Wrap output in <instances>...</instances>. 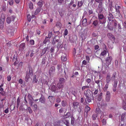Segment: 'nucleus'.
<instances>
[{
  "label": "nucleus",
  "mask_w": 126,
  "mask_h": 126,
  "mask_svg": "<svg viewBox=\"0 0 126 126\" xmlns=\"http://www.w3.org/2000/svg\"><path fill=\"white\" fill-rule=\"evenodd\" d=\"M71 123L72 124H73L74 123V118L73 117H71Z\"/></svg>",
  "instance_id": "41"
},
{
  "label": "nucleus",
  "mask_w": 126,
  "mask_h": 126,
  "mask_svg": "<svg viewBox=\"0 0 126 126\" xmlns=\"http://www.w3.org/2000/svg\"><path fill=\"white\" fill-rule=\"evenodd\" d=\"M86 52L88 54H91L92 53L91 50L89 48L86 49Z\"/></svg>",
  "instance_id": "43"
},
{
  "label": "nucleus",
  "mask_w": 126,
  "mask_h": 126,
  "mask_svg": "<svg viewBox=\"0 0 126 126\" xmlns=\"http://www.w3.org/2000/svg\"><path fill=\"white\" fill-rule=\"evenodd\" d=\"M97 117V115L96 114H94L92 116V118L94 120H95L96 119Z\"/></svg>",
  "instance_id": "28"
},
{
  "label": "nucleus",
  "mask_w": 126,
  "mask_h": 126,
  "mask_svg": "<svg viewBox=\"0 0 126 126\" xmlns=\"http://www.w3.org/2000/svg\"><path fill=\"white\" fill-rule=\"evenodd\" d=\"M56 101L57 103H59L61 101V99L59 98H57L56 99Z\"/></svg>",
  "instance_id": "59"
},
{
  "label": "nucleus",
  "mask_w": 126,
  "mask_h": 126,
  "mask_svg": "<svg viewBox=\"0 0 126 126\" xmlns=\"http://www.w3.org/2000/svg\"><path fill=\"white\" fill-rule=\"evenodd\" d=\"M83 4L82 2V1H78V5L79 7L81 6Z\"/></svg>",
  "instance_id": "47"
},
{
  "label": "nucleus",
  "mask_w": 126,
  "mask_h": 126,
  "mask_svg": "<svg viewBox=\"0 0 126 126\" xmlns=\"http://www.w3.org/2000/svg\"><path fill=\"white\" fill-rule=\"evenodd\" d=\"M95 1L98 3H102L103 1L104 0H95Z\"/></svg>",
  "instance_id": "49"
},
{
  "label": "nucleus",
  "mask_w": 126,
  "mask_h": 126,
  "mask_svg": "<svg viewBox=\"0 0 126 126\" xmlns=\"http://www.w3.org/2000/svg\"><path fill=\"white\" fill-rule=\"evenodd\" d=\"M87 24V20L86 18L84 19L82 22V24L84 26H85Z\"/></svg>",
  "instance_id": "21"
},
{
  "label": "nucleus",
  "mask_w": 126,
  "mask_h": 126,
  "mask_svg": "<svg viewBox=\"0 0 126 126\" xmlns=\"http://www.w3.org/2000/svg\"><path fill=\"white\" fill-rule=\"evenodd\" d=\"M106 54V50H104L103 51H102L101 54L100 55L102 56H104Z\"/></svg>",
  "instance_id": "27"
},
{
  "label": "nucleus",
  "mask_w": 126,
  "mask_h": 126,
  "mask_svg": "<svg viewBox=\"0 0 126 126\" xmlns=\"http://www.w3.org/2000/svg\"><path fill=\"white\" fill-rule=\"evenodd\" d=\"M125 116V114H122L121 115V120H123Z\"/></svg>",
  "instance_id": "44"
},
{
  "label": "nucleus",
  "mask_w": 126,
  "mask_h": 126,
  "mask_svg": "<svg viewBox=\"0 0 126 126\" xmlns=\"http://www.w3.org/2000/svg\"><path fill=\"white\" fill-rule=\"evenodd\" d=\"M38 5L40 7H42V6L43 4L42 2H39L37 3Z\"/></svg>",
  "instance_id": "52"
},
{
  "label": "nucleus",
  "mask_w": 126,
  "mask_h": 126,
  "mask_svg": "<svg viewBox=\"0 0 126 126\" xmlns=\"http://www.w3.org/2000/svg\"><path fill=\"white\" fill-rule=\"evenodd\" d=\"M17 55H14L13 57V61L14 62V64L15 65H16L17 64V63H16V62L17 60Z\"/></svg>",
  "instance_id": "14"
},
{
  "label": "nucleus",
  "mask_w": 126,
  "mask_h": 126,
  "mask_svg": "<svg viewBox=\"0 0 126 126\" xmlns=\"http://www.w3.org/2000/svg\"><path fill=\"white\" fill-rule=\"evenodd\" d=\"M30 78V76L28 74H27L26 76L25 81L28 82V79Z\"/></svg>",
  "instance_id": "32"
},
{
  "label": "nucleus",
  "mask_w": 126,
  "mask_h": 126,
  "mask_svg": "<svg viewBox=\"0 0 126 126\" xmlns=\"http://www.w3.org/2000/svg\"><path fill=\"white\" fill-rule=\"evenodd\" d=\"M41 10V8H37L36 9L35 12V15H36L38 14L39 12H40V11Z\"/></svg>",
  "instance_id": "15"
},
{
  "label": "nucleus",
  "mask_w": 126,
  "mask_h": 126,
  "mask_svg": "<svg viewBox=\"0 0 126 126\" xmlns=\"http://www.w3.org/2000/svg\"><path fill=\"white\" fill-rule=\"evenodd\" d=\"M85 110L87 112L90 111V107H89L88 106H87L85 108Z\"/></svg>",
  "instance_id": "46"
},
{
  "label": "nucleus",
  "mask_w": 126,
  "mask_h": 126,
  "mask_svg": "<svg viewBox=\"0 0 126 126\" xmlns=\"http://www.w3.org/2000/svg\"><path fill=\"white\" fill-rule=\"evenodd\" d=\"M4 22L1 21H0V27L1 29H2L3 28Z\"/></svg>",
  "instance_id": "22"
},
{
  "label": "nucleus",
  "mask_w": 126,
  "mask_h": 126,
  "mask_svg": "<svg viewBox=\"0 0 126 126\" xmlns=\"http://www.w3.org/2000/svg\"><path fill=\"white\" fill-rule=\"evenodd\" d=\"M63 121L66 126H69L68 120L66 118H64L63 120Z\"/></svg>",
  "instance_id": "10"
},
{
  "label": "nucleus",
  "mask_w": 126,
  "mask_h": 126,
  "mask_svg": "<svg viewBox=\"0 0 126 126\" xmlns=\"http://www.w3.org/2000/svg\"><path fill=\"white\" fill-rule=\"evenodd\" d=\"M68 31L67 29H66L65 30L64 32V35L65 36L66 35L68 34Z\"/></svg>",
  "instance_id": "50"
},
{
  "label": "nucleus",
  "mask_w": 126,
  "mask_h": 126,
  "mask_svg": "<svg viewBox=\"0 0 126 126\" xmlns=\"http://www.w3.org/2000/svg\"><path fill=\"white\" fill-rule=\"evenodd\" d=\"M107 36L110 39L112 40H114L115 38L114 36L111 33L108 34Z\"/></svg>",
  "instance_id": "8"
},
{
  "label": "nucleus",
  "mask_w": 126,
  "mask_h": 126,
  "mask_svg": "<svg viewBox=\"0 0 126 126\" xmlns=\"http://www.w3.org/2000/svg\"><path fill=\"white\" fill-rule=\"evenodd\" d=\"M29 7L31 9H32L33 8V5L32 3V2H30L29 4Z\"/></svg>",
  "instance_id": "26"
},
{
  "label": "nucleus",
  "mask_w": 126,
  "mask_h": 126,
  "mask_svg": "<svg viewBox=\"0 0 126 126\" xmlns=\"http://www.w3.org/2000/svg\"><path fill=\"white\" fill-rule=\"evenodd\" d=\"M103 10L102 3H100L98 5L97 11H98L99 13H101L102 12Z\"/></svg>",
  "instance_id": "6"
},
{
  "label": "nucleus",
  "mask_w": 126,
  "mask_h": 126,
  "mask_svg": "<svg viewBox=\"0 0 126 126\" xmlns=\"http://www.w3.org/2000/svg\"><path fill=\"white\" fill-rule=\"evenodd\" d=\"M8 2L9 5L11 6L13 5L14 3V1L13 0H8Z\"/></svg>",
  "instance_id": "29"
},
{
  "label": "nucleus",
  "mask_w": 126,
  "mask_h": 126,
  "mask_svg": "<svg viewBox=\"0 0 126 126\" xmlns=\"http://www.w3.org/2000/svg\"><path fill=\"white\" fill-rule=\"evenodd\" d=\"M106 96H110V93L109 91H107L106 93Z\"/></svg>",
  "instance_id": "55"
},
{
  "label": "nucleus",
  "mask_w": 126,
  "mask_h": 126,
  "mask_svg": "<svg viewBox=\"0 0 126 126\" xmlns=\"http://www.w3.org/2000/svg\"><path fill=\"white\" fill-rule=\"evenodd\" d=\"M5 18V15L3 14H2L1 16L0 20L2 21H4Z\"/></svg>",
  "instance_id": "17"
},
{
  "label": "nucleus",
  "mask_w": 126,
  "mask_h": 126,
  "mask_svg": "<svg viewBox=\"0 0 126 126\" xmlns=\"http://www.w3.org/2000/svg\"><path fill=\"white\" fill-rule=\"evenodd\" d=\"M58 2L60 4H62L63 2V0H58Z\"/></svg>",
  "instance_id": "61"
},
{
  "label": "nucleus",
  "mask_w": 126,
  "mask_h": 126,
  "mask_svg": "<svg viewBox=\"0 0 126 126\" xmlns=\"http://www.w3.org/2000/svg\"><path fill=\"white\" fill-rule=\"evenodd\" d=\"M65 79L63 78H61L59 79V82L63 83H64V81Z\"/></svg>",
  "instance_id": "38"
},
{
  "label": "nucleus",
  "mask_w": 126,
  "mask_h": 126,
  "mask_svg": "<svg viewBox=\"0 0 126 126\" xmlns=\"http://www.w3.org/2000/svg\"><path fill=\"white\" fill-rule=\"evenodd\" d=\"M102 122L103 125H105L106 124V121L105 119H103L102 120Z\"/></svg>",
  "instance_id": "39"
},
{
  "label": "nucleus",
  "mask_w": 126,
  "mask_h": 126,
  "mask_svg": "<svg viewBox=\"0 0 126 126\" xmlns=\"http://www.w3.org/2000/svg\"><path fill=\"white\" fill-rule=\"evenodd\" d=\"M29 43H30V44L32 45H33L34 43V40L32 39L30 41Z\"/></svg>",
  "instance_id": "45"
},
{
  "label": "nucleus",
  "mask_w": 126,
  "mask_h": 126,
  "mask_svg": "<svg viewBox=\"0 0 126 126\" xmlns=\"http://www.w3.org/2000/svg\"><path fill=\"white\" fill-rule=\"evenodd\" d=\"M52 32H49L48 33V38H51L52 36Z\"/></svg>",
  "instance_id": "48"
},
{
  "label": "nucleus",
  "mask_w": 126,
  "mask_h": 126,
  "mask_svg": "<svg viewBox=\"0 0 126 126\" xmlns=\"http://www.w3.org/2000/svg\"><path fill=\"white\" fill-rule=\"evenodd\" d=\"M122 106L125 110H126V103L125 101H124L122 103Z\"/></svg>",
  "instance_id": "24"
},
{
  "label": "nucleus",
  "mask_w": 126,
  "mask_h": 126,
  "mask_svg": "<svg viewBox=\"0 0 126 126\" xmlns=\"http://www.w3.org/2000/svg\"><path fill=\"white\" fill-rule=\"evenodd\" d=\"M11 77L10 76H9L7 77V80L8 81H10L11 79Z\"/></svg>",
  "instance_id": "62"
},
{
  "label": "nucleus",
  "mask_w": 126,
  "mask_h": 126,
  "mask_svg": "<svg viewBox=\"0 0 126 126\" xmlns=\"http://www.w3.org/2000/svg\"><path fill=\"white\" fill-rule=\"evenodd\" d=\"M89 88V86H83L81 88V90L82 91H84L85 90L86 88Z\"/></svg>",
  "instance_id": "40"
},
{
  "label": "nucleus",
  "mask_w": 126,
  "mask_h": 126,
  "mask_svg": "<svg viewBox=\"0 0 126 126\" xmlns=\"http://www.w3.org/2000/svg\"><path fill=\"white\" fill-rule=\"evenodd\" d=\"M112 60V58L111 56H109L105 60L106 64L107 66H108L111 64V61Z\"/></svg>",
  "instance_id": "5"
},
{
  "label": "nucleus",
  "mask_w": 126,
  "mask_h": 126,
  "mask_svg": "<svg viewBox=\"0 0 126 126\" xmlns=\"http://www.w3.org/2000/svg\"><path fill=\"white\" fill-rule=\"evenodd\" d=\"M91 81V79H88L86 80V81L88 83H90Z\"/></svg>",
  "instance_id": "64"
},
{
  "label": "nucleus",
  "mask_w": 126,
  "mask_h": 126,
  "mask_svg": "<svg viewBox=\"0 0 126 126\" xmlns=\"http://www.w3.org/2000/svg\"><path fill=\"white\" fill-rule=\"evenodd\" d=\"M52 91L57 92H59L58 89L57 88L56 83L54 82L51 84L49 88Z\"/></svg>",
  "instance_id": "2"
},
{
  "label": "nucleus",
  "mask_w": 126,
  "mask_h": 126,
  "mask_svg": "<svg viewBox=\"0 0 126 126\" xmlns=\"http://www.w3.org/2000/svg\"><path fill=\"white\" fill-rule=\"evenodd\" d=\"M38 81V80L36 79V75H34L33 77V79L32 81V82L37 83V82Z\"/></svg>",
  "instance_id": "23"
},
{
  "label": "nucleus",
  "mask_w": 126,
  "mask_h": 126,
  "mask_svg": "<svg viewBox=\"0 0 126 126\" xmlns=\"http://www.w3.org/2000/svg\"><path fill=\"white\" fill-rule=\"evenodd\" d=\"M39 101L42 103L44 104L45 102V99L44 96L42 95L39 99Z\"/></svg>",
  "instance_id": "9"
},
{
  "label": "nucleus",
  "mask_w": 126,
  "mask_h": 126,
  "mask_svg": "<svg viewBox=\"0 0 126 126\" xmlns=\"http://www.w3.org/2000/svg\"><path fill=\"white\" fill-rule=\"evenodd\" d=\"M48 37L47 36H46V37L45 40L44 41V44H46V43L48 41H49V40L48 39Z\"/></svg>",
  "instance_id": "35"
},
{
  "label": "nucleus",
  "mask_w": 126,
  "mask_h": 126,
  "mask_svg": "<svg viewBox=\"0 0 126 126\" xmlns=\"http://www.w3.org/2000/svg\"><path fill=\"white\" fill-rule=\"evenodd\" d=\"M93 24L95 26H96L98 24V22L96 20H95L94 21Z\"/></svg>",
  "instance_id": "36"
},
{
  "label": "nucleus",
  "mask_w": 126,
  "mask_h": 126,
  "mask_svg": "<svg viewBox=\"0 0 126 126\" xmlns=\"http://www.w3.org/2000/svg\"><path fill=\"white\" fill-rule=\"evenodd\" d=\"M79 104V103L78 102H73V107L74 108H77Z\"/></svg>",
  "instance_id": "12"
},
{
  "label": "nucleus",
  "mask_w": 126,
  "mask_h": 126,
  "mask_svg": "<svg viewBox=\"0 0 126 126\" xmlns=\"http://www.w3.org/2000/svg\"><path fill=\"white\" fill-rule=\"evenodd\" d=\"M28 109L29 111V112L30 113H32V110L30 107H28Z\"/></svg>",
  "instance_id": "54"
},
{
  "label": "nucleus",
  "mask_w": 126,
  "mask_h": 126,
  "mask_svg": "<svg viewBox=\"0 0 126 126\" xmlns=\"http://www.w3.org/2000/svg\"><path fill=\"white\" fill-rule=\"evenodd\" d=\"M58 41L59 40L58 39L56 40H55V39L53 40L52 41V43L53 44H55L57 42H58Z\"/></svg>",
  "instance_id": "51"
},
{
  "label": "nucleus",
  "mask_w": 126,
  "mask_h": 126,
  "mask_svg": "<svg viewBox=\"0 0 126 126\" xmlns=\"http://www.w3.org/2000/svg\"><path fill=\"white\" fill-rule=\"evenodd\" d=\"M15 17L14 16H11L8 17L6 19V21L8 24L11 23L12 21H14Z\"/></svg>",
  "instance_id": "4"
},
{
  "label": "nucleus",
  "mask_w": 126,
  "mask_h": 126,
  "mask_svg": "<svg viewBox=\"0 0 126 126\" xmlns=\"http://www.w3.org/2000/svg\"><path fill=\"white\" fill-rule=\"evenodd\" d=\"M99 82L100 81L99 80H96L95 81V82L97 84V85L99 87H100Z\"/></svg>",
  "instance_id": "63"
},
{
  "label": "nucleus",
  "mask_w": 126,
  "mask_h": 126,
  "mask_svg": "<svg viewBox=\"0 0 126 126\" xmlns=\"http://www.w3.org/2000/svg\"><path fill=\"white\" fill-rule=\"evenodd\" d=\"M47 49V48L45 47L43 50L42 51V53L43 54H45Z\"/></svg>",
  "instance_id": "42"
},
{
  "label": "nucleus",
  "mask_w": 126,
  "mask_h": 126,
  "mask_svg": "<svg viewBox=\"0 0 126 126\" xmlns=\"http://www.w3.org/2000/svg\"><path fill=\"white\" fill-rule=\"evenodd\" d=\"M109 84L108 83H106L103 88V90L104 91H107L108 88Z\"/></svg>",
  "instance_id": "19"
},
{
  "label": "nucleus",
  "mask_w": 126,
  "mask_h": 126,
  "mask_svg": "<svg viewBox=\"0 0 126 126\" xmlns=\"http://www.w3.org/2000/svg\"><path fill=\"white\" fill-rule=\"evenodd\" d=\"M117 81H114L113 86L115 87H117Z\"/></svg>",
  "instance_id": "53"
},
{
  "label": "nucleus",
  "mask_w": 126,
  "mask_h": 126,
  "mask_svg": "<svg viewBox=\"0 0 126 126\" xmlns=\"http://www.w3.org/2000/svg\"><path fill=\"white\" fill-rule=\"evenodd\" d=\"M28 99H32V100H33V97H32V96L30 94H29L28 95Z\"/></svg>",
  "instance_id": "58"
},
{
  "label": "nucleus",
  "mask_w": 126,
  "mask_h": 126,
  "mask_svg": "<svg viewBox=\"0 0 126 126\" xmlns=\"http://www.w3.org/2000/svg\"><path fill=\"white\" fill-rule=\"evenodd\" d=\"M110 75V73H108L106 77V81L107 83H108L111 80Z\"/></svg>",
  "instance_id": "7"
},
{
  "label": "nucleus",
  "mask_w": 126,
  "mask_h": 126,
  "mask_svg": "<svg viewBox=\"0 0 126 126\" xmlns=\"http://www.w3.org/2000/svg\"><path fill=\"white\" fill-rule=\"evenodd\" d=\"M96 112L97 115H100V118L102 119L103 117L104 116V113L99 108H98L96 109Z\"/></svg>",
  "instance_id": "3"
},
{
  "label": "nucleus",
  "mask_w": 126,
  "mask_h": 126,
  "mask_svg": "<svg viewBox=\"0 0 126 126\" xmlns=\"http://www.w3.org/2000/svg\"><path fill=\"white\" fill-rule=\"evenodd\" d=\"M91 99L89 98V97L87 98H86L85 99V101L86 102H87V101L88 102H90L91 101Z\"/></svg>",
  "instance_id": "33"
},
{
  "label": "nucleus",
  "mask_w": 126,
  "mask_h": 126,
  "mask_svg": "<svg viewBox=\"0 0 126 126\" xmlns=\"http://www.w3.org/2000/svg\"><path fill=\"white\" fill-rule=\"evenodd\" d=\"M64 110V109L63 108H61L59 110V112L60 113H63Z\"/></svg>",
  "instance_id": "60"
},
{
  "label": "nucleus",
  "mask_w": 126,
  "mask_h": 126,
  "mask_svg": "<svg viewBox=\"0 0 126 126\" xmlns=\"http://www.w3.org/2000/svg\"><path fill=\"white\" fill-rule=\"evenodd\" d=\"M55 67L54 66H52L50 69L49 70V73L50 74H51L55 72Z\"/></svg>",
  "instance_id": "11"
},
{
  "label": "nucleus",
  "mask_w": 126,
  "mask_h": 126,
  "mask_svg": "<svg viewBox=\"0 0 126 126\" xmlns=\"http://www.w3.org/2000/svg\"><path fill=\"white\" fill-rule=\"evenodd\" d=\"M27 17L28 21L30 22L32 18L31 16L30 15H28Z\"/></svg>",
  "instance_id": "31"
},
{
  "label": "nucleus",
  "mask_w": 126,
  "mask_h": 126,
  "mask_svg": "<svg viewBox=\"0 0 126 126\" xmlns=\"http://www.w3.org/2000/svg\"><path fill=\"white\" fill-rule=\"evenodd\" d=\"M108 18L110 21H111L112 19L113 18V16L112 15L111 13L108 16Z\"/></svg>",
  "instance_id": "18"
},
{
  "label": "nucleus",
  "mask_w": 126,
  "mask_h": 126,
  "mask_svg": "<svg viewBox=\"0 0 126 126\" xmlns=\"http://www.w3.org/2000/svg\"><path fill=\"white\" fill-rule=\"evenodd\" d=\"M61 104L63 107H65L67 105V102L66 101L63 100L62 101Z\"/></svg>",
  "instance_id": "16"
},
{
  "label": "nucleus",
  "mask_w": 126,
  "mask_h": 126,
  "mask_svg": "<svg viewBox=\"0 0 126 126\" xmlns=\"http://www.w3.org/2000/svg\"><path fill=\"white\" fill-rule=\"evenodd\" d=\"M98 20L100 24H103L106 22V18L102 14H98Z\"/></svg>",
  "instance_id": "1"
},
{
  "label": "nucleus",
  "mask_w": 126,
  "mask_h": 126,
  "mask_svg": "<svg viewBox=\"0 0 126 126\" xmlns=\"http://www.w3.org/2000/svg\"><path fill=\"white\" fill-rule=\"evenodd\" d=\"M25 46V45L24 43H22L20 45V47L22 48H23Z\"/></svg>",
  "instance_id": "56"
},
{
  "label": "nucleus",
  "mask_w": 126,
  "mask_h": 126,
  "mask_svg": "<svg viewBox=\"0 0 126 126\" xmlns=\"http://www.w3.org/2000/svg\"><path fill=\"white\" fill-rule=\"evenodd\" d=\"M20 102V100L19 99V97H18L17 100V108H18L19 107Z\"/></svg>",
  "instance_id": "34"
},
{
  "label": "nucleus",
  "mask_w": 126,
  "mask_h": 126,
  "mask_svg": "<svg viewBox=\"0 0 126 126\" xmlns=\"http://www.w3.org/2000/svg\"><path fill=\"white\" fill-rule=\"evenodd\" d=\"M116 75V72H113L112 76L111 79H112L114 80L115 79V76Z\"/></svg>",
  "instance_id": "25"
},
{
  "label": "nucleus",
  "mask_w": 126,
  "mask_h": 126,
  "mask_svg": "<svg viewBox=\"0 0 126 126\" xmlns=\"http://www.w3.org/2000/svg\"><path fill=\"white\" fill-rule=\"evenodd\" d=\"M110 96H106V101L107 102H109L110 100Z\"/></svg>",
  "instance_id": "37"
},
{
  "label": "nucleus",
  "mask_w": 126,
  "mask_h": 126,
  "mask_svg": "<svg viewBox=\"0 0 126 126\" xmlns=\"http://www.w3.org/2000/svg\"><path fill=\"white\" fill-rule=\"evenodd\" d=\"M107 104L106 103H103L102 104L101 106L104 107H105L107 106Z\"/></svg>",
  "instance_id": "57"
},
{
  "label": "nucleus",
  "mask_w": 126,
  "mask_h": 126,
  "mask_svg": "<svg viewBox=\"0 0 126 126\" xmlns=\"http://www.w3.org/2000/svg\"><path fill=\"white\" fill-rule=\"evenodd\" d=\"M61 58L62 60L63 61H65L66 60V58L65 56L63 55L62 56Z\"/></svg>",
  "instance_id": "30"
},
{
  "label": "nucleus",
  "mask_w": 126,
  "mask_h": 126,
  "mask_svg": "<svg viewBox=\"0 0 126 126\" xmlns=\"http://www.w3.org/2000/svg\"><path fill=\"white\" fill-rule=\"evenodd\" d=\"M64 84L63 83L59 82L57 84V86L58 89H61L63 87Z\"/></svg>",
  "instance_id": "13"
},
{
  "label": "nucleus",
  "mask_w": 126,
  "mask_h": 126,
  "mask_svg": "<svg viewBox=\"0 0 126 126\" xmlns=\"http://www.w3.org/2000/svg\"><path fill=\"white\" fill-rule=\"evenodd\" d=\"M102 94H103L101 92L99 94L98 98V100L99 101H100L101 100L102 98Z\"/></svg>",
  "instance_id": "20"
}]
</instances>
